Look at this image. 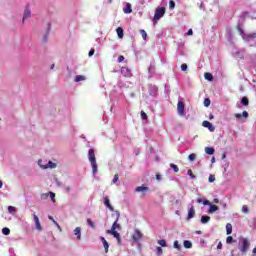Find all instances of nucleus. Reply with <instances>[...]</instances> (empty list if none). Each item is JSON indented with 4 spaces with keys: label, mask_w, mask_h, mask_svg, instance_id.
Instances as JSON below:
<instances>
[{
    "label": "nucleus",
    "mask_w": 256,
    "mask_h": 256,
    "mask_svg": "<svg viewBox=\"0 0 256 256\" xmlns=\"http://www.w3.org/2000/svg\"><path fill=\"white\" fill-rule=\"evenodd\" d=\"M188 175L191 177V179H195V175L193 174V171L191 169L188 170Z\"/></svg>",
    "instance_id": "de8ad7c7"
},
{
    "label": "nucleus",
    "mask_w": 256,
    "mask_h": 256,
    "mask_svg": "<svg viewBox=\"0 0 256 256\" xmlns=\"http://www.w3.org/2000/svg\"><path fill=\"white\" fill-rule=\"evenodd\" d=\"M48 219H50V221H52L55 225H57V227H59V224L57 223V221H55L53 216H48Z\"/></svg>",
    "instance_id": "603ef678"
},
{
    "label": "nucleus",
    "mask_w": 256,
    "mask_h": 256,
    "mask_svg": "<svg viewBox=\"0 0 256 256\" xmlns=\"http://www.w3.org/2000/svg\"><path fill=\"white\" fill-rule=\"evenodd\" d=\"M156 179H157L158 181H161V175L157 174V175H156Z\"/></svg>",
    "instance_id": "680f3d73"
},
{
    "label": "nucleus",
    "mask_w": 256,
    "mask_h": 256,
    "mask_svg": "<svg viewBox=\"0 0 256 256\" xmlns=\"http://www.w3.org/2000/svg\"><path fill=\"white\" fill-rule=\"evenodd\" d=\"M187 35H193V29H189Z\"/></svg>",
    "instance_id": "052dcab7"
},
{
    "label": "nucleus",
    "mask_w": 256,
    "mask_h": 256,
    "mask_svg": "<svg viewBox=\"0 0 256 256\" xmlns=\"http://www.w3.org/2000/svg\"><path fill=\"white\" fill-rule=\"evenodd\" d=\"M31 17V9L26 8L24 10L22 22L25 23V19H29Z\"/></svg>",
    "instance_id": "dca6fc26"
},
{
    "label": "nucleus",
    "mask_w": 256,
    "mask_h": 256,
    "mask_svg": "<svg viewBox=\"0 0 256 256\" xmlns=\"http://www.w3.org/2000/svg\"><path fill=\"white\" fill-rule=\"evenodd\" d=\"M189 161H195V159H197V154L192 153L188 156Z\"/></svg>",
    "instance_id": "ea45409f"
},
{
    "label": "nucleus",
    "mask_w": 256,
    "mask_h": 256,
    "mask_svg": "<svg viewBox=\"0 0 256 256\" xmlns=\"http://www.w3.org/2000/svg\"><path fill=\"white\" fill-rule=\"evenodd\" d=\"M121 74L124 76V77H131L132 74H131V70L127 67H122L121 68Z\"/></svg>",
    "instance_id": "ddd939ff"
},
{
    "label": "nucleus",
    "mask_w": 256,
    "mask_h": 256,
    "mask_svg": "<svg viewBox=\"0 0 256 256\" xmlns=\"http://www.w3.org/2000/svg\"><path fill=\"white\" fill-rule=\"evenodd\" d=\"M158 245H160V247H167V241L164 239L158 240Z\"/></svg>",
    "instance_id": "72a5a7b5"
},
{
    "label": "nucleus",
    "mask_w": 256,
    "mask_h": 256,
    "mask_svg": "<svg viewBox=\"0 0 256 256\" xmlns=\"http://www.w3.org/2000/svg\"><path fill=\"white\" fill-rule=\"evenodd\" d=\"M48 195L50 196L51 201L55 203V193L49 192Z\"/></svg>",
    "instance_id": "37998d69"
},
{
    "label": "nucleus",
    "mask_w": 256,
    "mask_h": 256,
    "mask_svg": "<svg viewBox=\"0 0 256 256\" xmlns=\"http://www.w3.org/2000/svg\"><path fill=\"white\" fill-rule=\"evenodd\" d=\"M156 253H157V255H163V248L157 247L156 248Z\"/></svg>",
    "instance_id": "a18cd8bd"
},
{
    "label": "nucleus",
    "mask_w": 256,
    "mask_h": 256,
    "mask_svg": "<svg viewBox=\"0 0 256 256\" xmlns=\"http://www.w3.org/2000/svg\"><path fill=\"white\" fill-rule=\"evenodd\" d=\"M102 243H103V247L105 249V252L107 253L109 251V242H107V240L105 239V237H100Z\"/></svg>",
    "instance_id": "6ab92c4d"
},
{
    "label": "nucleus",
    "mask_w": 256,
    "mask_h": 256,
    "mask_svg": "<svg viewBox=\"0 0 256 256\" xmlns=\"http://www.w3.org/2000/svg\"><path fill=\"white\" fill-rule=\"evenodd\" d=\"M169 9H170V10L175 9V1H173V0H170V1H169Z\"/></svg>",
    "instance_id": "a19ab883"
},
{
    "label": "nucleus",
    "mask_w": 256,
    "mask_h": 256,
    "mask_svg": "<svg viewBox=\"0 0 256 256\" xmlns=\"http://www.w3.org/2000/svg\"><path fill=\"white\" fill-rule=\"evenodd\" d=\"M87 225L92 229H95V223L90 218L87 219Z\"/></svg>",
    "instance_id": "7c9ffc66"
},
{
    "label": "nucleus",
    "mask_w": 256,
    "mask_h": 256,
    "mask_svg": "<svg viewBox=\"0 0 256 256\" xmlns=\"http://www.w3.org/2000/svg\"><path fill=\"white\" fill-rule=\"evenodd\" d=\"M116 213V220L113 223L110 231H116L117 229H121V225L119 224V217H121V213H119V211H115Z\"/></svg>",
    "instance_id": "0eeeda50"
},
{
    "label": "nucleus",
    "mask_w": 256,
    "mask_h": 256,
    "mask_svg": "<svg viewBox=\"0 0 256 256\" xmlns=\"http://www.w3.org/2000/svg\"><path fill=\"white\" fill-rule=\"evenodd\" d=\"M8 212L10 215H15L17 213V208L15 206H8Z\"/></svg>",
    "instance_id": "a878e982"
},
{
    "label": "nucleus",
    "mask_w": 256,
    "mask_h": 256,
    "mask_svg": "<svg viewBox=\"0 0 256 256\" xmlns=\"http://www.w3.org/2000/svg\"><path fill=\"white\" fill-rule=\"evenodd\" d=\"M234 117H235V119H237L238 121H240V123H245V120H243V119H248V117H249V112L243 111L242 114L236 113V114H234Z\"/></svg>",
    "instance_id": "39448f33"
},
{
    "label": "nucleus",
    "mask_w": 256,
    "mask_h": 256,
    "mask_svg": "<svg viewBox=\"0 0 256 256\" xmlns=\"http://www.w3.org/2000/svg\"><path fill=\"white\" fill-rule=\"evenodd\" d=\"M106 233L108 235H113V237H115V239H117L118 243H121V234H119V232H117V230H107Z\"/></svg>",
    "instance_id": "1a4fd4ad"
},
{
    "label": "nucleus",
    "mask_w": 256,
    "mask_h": 256,
    "mask_svg": "<svg viewBox=\"0 0 256 256\" xmlns=\"http://www.w3.org/2000/svg\"><path fill=\"white\" fill-rule=\"evenodd\" d=\"M147 191H149V187L143 186V185L142 186H138L135 189L136 193H143L144 195H145V193H147Z\"/></svg>",
    "instance_id": "9b49d317"
},
{
    "label": "nucleus",
    "mask_w": 256,
    "mask_h": 256,
    "mask_svg": "<svg viewBox=\"0 0 256 256\" xmlns=\"http://www.w3.org/2000/svg\"><path fill=\"white\" fill-rule=\"evenodd\" d=\"M65 191H67V193H69V192L71 191V187H69V186L66 187V188H65Z\"/></svg>",
    "instance_id": "e2e57ef3"
},
{
    "label": "nucleus",
    "mask_w": 256,
    "mask_h": 256,
    "mask_svg": "<svg viewBox=\"0 0 256 256\" xmlns=\"http://www.w3.org/2000/svg\"><path fill=\"white\" fill-rule=\"evenodd\" d=\"M211 221V217L205 215L201 217V223L205 225L206 223H209Z\"/></svg>",
    "instance_id": "4be33fe9"
},
{
    "label": "nucleus",
    "mask_w": 256,
    "mask_h": 256,
    "mask_svg": "<svg viewBox=\"0 0 256 256\" xmlns=\"http://www.w3.org/2000/svg\"><path fill=\"white\" fill-rule=\"evenodd\" d=\"M47 162H43V160H38V165L41 168V165H45Z\"/></svg>",
    "instance_id": "13d9d810"
},
{
    "label": "nucleus",
    "mask_w": 256,
    "mask_h": 256,
    "mask_svg": "<svg viewBox=\"0 0 256 256\" xmlns=\"http://www.w3.org/2000/svg\"><path fill=\"white\" fill-rule=\"evenodd\" d=\"M217 249H223V243L219 242L217 245Z\"/></svg>",
    "instance_id": "bf43d9fd"
},
{
    "label": "nucleus",
    "mask_w": 256,
    "mask_h": 256,
    "mask_svg": "<svg viewBox=\"0 0 256 256\" xmlns=\"http://www.w3.org/2000/svg\"><path fill=\"white\" fill-rule=\"evenodd\" d=\"M252 253L256 255V247L252 250Z\"/></svg>",
    "instance_id": "338daca9"
},
{
    "label": "nucleus",
    "mask_w": 256,
    "mask_h": 256,
    "mask_svg": "<svg viewBox=\"0 0 256 256\" xmlns=\"http://www.w3.org/2000/svg\"><path fill=\"white\" fill-rule=\"evenodd\" d=\"M209 183H215V175L211 174L208 178Z\"/></svg>",
    "instance_id": "c03bdc74"
},
{
    "label": "nucleus",
    "mask_w": 256,
    "mask_h": 256,
    "mask_svg": "<svg viewBox=\"0 0 256 256\" xmlns=\"http://www.w3.org/2000/svg\"><path fill=\"white\" fill-rule=\"evenodd\" d=\"M238 31L240 32V35H242V38L243 40L246 42V43H249V41L251 39H256V33H251V34H244L243 33V29H241V27L238 26Z\"/></svg>",
    "instance_id": "20e7f679"
},
{
    "label": "nucleus",
    "mask_w": 256,
    "mask_h": 256,
    "mask_svg": "<svg viewBox=\"0 0 256 256\" xmlns=\"http://www.w3.org/2000/svg\"><path fill=\"white\" fill-rule=\"evenodd\" d=\"M251 247V241H249L245 237H240L238 239V245L237 249L239 252H237V249L231 250V256H240V255H247V252L249 251Z\"/></svg>",
    "instance_id": "f257e3e1"
},
{
    "label": "nucleus",
    "mask_w": 256,
    "mask_h": 256,
    "mask_svg": "<svg viewBox=\"0 0 256 256\" xmlns=\"http://www.w3.org/2000/svg\"><path fill=\"white\" fill-rule=\"evenodd\" d=\"M241 103L242 105H244L245 107H247V105H249V99L247 97H243L241 99Z\"/></svg>",
    "instance_id": "2f4dec72"
},
{
    "label": "nucleus",
    "mask_w": 256,
    "mask_h": 256,
    "mask_svg": "<svg viewBox=\"0 0 256 256\" xmlns=\"http://www.w3.org/2000/svg\"><path fill=\"white\" fill-rule=\"evenodd\" d=\"M197 203H203V199L198 198V199H197Z\"/></svg>",
    "instance_id": "0e129e2a"
},
{
    "label": "nucleus",
    "mask_w": 256,
    "mask_h": 256,
    "mask_svg": "<svg viewBox=\"0 0 256 256\" xmlns=\"http://www.w3.org/2000/svg\"><path fill=\"white\" fill-rule=\"evenodd\" d=\"M165 15V7L157 8L154 14V25Z\"/></svg>",
    "instance_id": "7ed1b4c3"
},
{
    "label": "nucleus",
    "mask_w": 256,
    "mask_h": 256,
    "mask_svg": "<svg viewBox=\"0 0 256 256\" xmlns=\"http://www.w3.org/2000/svg\"><path fill=\"white\" fill-rule=\"evenodd\" d=\"M141 118L143 120L147 119V113H145L144 111H141Z\"/></svg>",
    "instance_id": "5fc2aeb1"
},
{
    "label": "nucleus",
    "mask_w": 256,
    "mask_h": 256,
    "mask_svg": "<svg viewBox=\"0 0 256 256\" xmlns=\"http://www.w3.org/2000/svg\"><path fill=\"white\" fill-rule=\"evenodd\" d=\"M124 13L129 14L133 12V9L131 8V3H126V6L123 8Z\"/></svg>",
    "instance_id": "412c9836"
},
{
    "label": "nucleus",
    "mask_w": 256,
    "mask_h": 256,
    "mask_svg": "<svg viewBox=\"0 0 256 256\" xmlns=\"http://www.w3.org/2000/svg\"><path fill=\"white\" fill-rule=\"evenodd\" d=\"M203 205H211V202L209 200L205 199L202 201Z\"/></svg>",
    "instance_id": "4d7b16f0"
},
{
    "label": "nucleus",
    "mask_w": 256,
    "mask_h": 256,
    "mask_svg": "<svg viewBox=\"0 0 256 256\" xmlns=\"http://www.w3.org/2000/svg\"><path fill=\"white\" fill-rule=\"evenodd\" d=\"M125 61V56L121 55L118 57V63H123Z\"/></svg>",
    "instance_id": "864d4df0"
},
{
    "label": "nucleus",
    "mask_w": 256,
    "mask_h": 256,
    "mask_svg": "<svg viewBox=\"0 0 256 256\" xmlns=\"http://www.w3.org/2000/svg\"><path fill=\"white\" fill-rule=\"evenodd\" d=\"M104 205L109 208L110 211H115V208L111 205L109 197H104Z\"/></svg>",
    "instance_id": "2eb2a0df"
},
{
    "label": "nucleus",
    "mask_w": 256,
    "mask_h": 256,
    "mask_svg": "<svg viewBox=\"0 0 256 256\" xmlns=\"http://www.w3.org/2000/svg\"><path fill=\"white\" fill-rule=\"evenodd\" d=\"M85 76L83 75H77L74 79L75 83H79L80 81H85Z\"/></svg>",
    "instance_id": "cd10ccee"
},
{
    "label": "nucleus",
    "mask_w": 256,
    "mask_h": 256,
    "mask_svg": "<svg viewBox=\"0 0 256 256\" xmlns=\"http://www.w3.org/2000/svg\"><path fill=\"white\" fill-rule=\"evenodd\" d=\"M187 64L186 63H184V64H182L181 65V71H187Z\"/></svg>",
    "instance_id": "6e6d98bb"
},
{
    "label": "nucleus",
    "mask_w": 256,
    "mask_h": 256,
    "mask_svg": "<svg viewBox=\"0 0 256 256\" xmlns=\"http://www.w3.org/2000/svg\"><path fill=\"white\" fill-rule=\"evenodd\" d=\"M170 167L173 169L174 173H179V166L171 163Z\"/></svg>",
    "instance_id": "473e14b6"
},
{
    "label": "nucleus",
    "mask_w": 256,
    "mask_h": 256,
    "mask_svg": "<svg viewBox=\"0 0 256 256\" xmlns=\"http://www.w3.org/2000/svg\"><path fill=\"white\" fill-rule=\"evenodd\" d=\"M140 35L142 36V39H144V41L147 40V32L145 30H140Z\"/></svg>",
    "instance_id": "c9c22d12"
},
{
    "label": "nucleus",
    "mask_w": 256,
    "mask_h": 256,
    "mask_svg": "<svg viewBox=\"0 0 256 256\" xmlns=\"http://www.w3.org/2000/svg\"><path fill=\"white\" fill-rule=\"evenodd\" d=\"M213 203H219V199H218V198H215V199L213 200Z\"/></svg>",
    "instance_id": "69168bd1"
},
{
    "label": "nucleus",
    "mask_w": 256,
    "mask_h": 256,
    "mask_svg": "<svg viewBox=\"0 0 256 256\" xmlns=\"http://www.w3.org/2000/svg\"><path fill=\"white\" fill-rule=\"evenodd\" d=\"M74 235L78 239V241H81V227H76L74 229Z\"/></svg>",
    "instance_id": "f3484780"
},
{
    "label": "nucleus",
    "mask_w": 256,
    "mask_h": 256,
    "mask_svg": "<svg viewBox=\"0 0 256 256\" xmlns=\"http://www.w3.org/2000/svg\"><path fill=\"white\" fill-rule=\"evenodd\" d=\"M226 233L231 235L233 233V225L231 223L226 224Z\"/></svg>",
    "instance_id": "5701e85b"
},
{
    "label": "nucleus",
    "mask_w": 256,
    "mask_h": 256,
    "mask_svg": "<svg viewBox=\"0 0 256 256\" xmlns=\"http://www.w3.org/2000/svg\"><path fill=\"white\" fill-rule=\"evenodd\" d=\"M202 125L203 127H206L207 129H209V131L211 132L215 131V126H213V124L207 120L203 121Z\"/></svg>",
    "instance_id": "f8f14e48"
},
{
    "label": "nucleus",
    "mask_w": 256,
    "mask_h": 256,
    "mask_svg": "<svg viewBox=\"0 0 256 256\" xmlns=\"http://www.w3.org/2000/svg\"><path fill=\"white\" fill-rule=\"evenodd\" d=\"M215 211H219V206L210 204V208L208 209V213L211 215L215 213Z\"/></svg>",
    "instance_id": "a211bd4d"
},
{
    "label": "nucleus",
    "mask_w": 256,
    "mask_h": 256,
    "mask_svg": "<svg viewBox=\"0 0 256 256\" xmlns=\"http://www.w3.org/2000/svg\"><path fill=\"white\" fill-rule=\"evenodd\" d=\"M2 233H3V235H10L11 230L9 228L5 227L2 229Z\"/></svg>",
    "instance_id": "58836bf2"
},
{
    "label": "nucleus",
    "mask_w": 256,
    "mask_h": 256,
    "mask_svg": "<svg viewBox=\"0 0 256 256\" xmlns=\"http://www.w3.org/2000/svg\"><path fill=\"white\" fill-rule=\"evenodd\" d=\"M88 161L92 167V174L95 177L98 172L97 158L95 157V150L93 148L88 150Z\"/></svg>",
    "instance_id": "f03ea898"
},
{
    "label": "nucleus",
    "mask_w": 256,
    "mask_h": 256,
    "mask_svg": "<svg viewBox=\"0 0 256 256\" xmlns=\"http://www.w3.org/2000/svg\"><path fill=\"white\" fill-rule=\"evenodd\" d=\"M132 239H133L134 243H139V241H141V239H143V233L141 231H139V229H136L134 231V233L132 234Z\"/></svg>",
    "instance_id": "6e6552de"
},
{
    "label": "nucleus",
    "mask_w": 256,
    "mask_h": 256,
    "mask_svg": "<svg viewBox=\"0 0 256 256\" xmlns=\"http://www.w3.org/2000/svg\"><path fill=\"white\" fill-rule=\"evenodd\" d=\"M33 219H34V223L36 225L37 231H41L42 227H41V222H39V217L33 214Z\"/></svg>",
    "instance_id": "4468645a"
},
{
    "label": "nucleus",
    "mask_w": 256,
    "mask_h": 256,
    "mask_svg": "<svg viewBox=\"0 0 256 256\" xmlns=\"http://www.w3.org/2000/svg\"><path fill=\"white\" fill-rule=\"evenodd\" d=\"M174 249H177V251H181V244H179L178 240L174 241Z\"/></svg>",
    "instance_id": "c756f323"
},
{
    "label": "nucleus",
    "mask_w": 256,
    "mask_h": 256,
    "mask_svg": "<svg viewBox=\"0 0 256 256\" xmlns=\"http://www.w3.org/2000/svg\"><path fill=\"white\" fill-rule=\"evenodd\" d=\"M205 153L207 155H213L215 153V148H213V147H206L205 148Z\"/></svg>",
    "instance_id": "b1692460"
},
{
    "label": "nucleus",
    "mask_w": 256,
    "mask_h": 256,
    "mask_svg": "<svg viewBox=\"0 0 256 256\" xmlns=\"http://www.w3.org/2000/svg\"><path fill=\"white\" fill-rule=\"evenodd\" d=\"M209 105H211V100H209V98H206V99L204 100V106H205V107H209Z\"/></svg>",
    "instance_id": "49530a36"
},
{
    "label": "nucleus",
    "mask_w": 256,
    "mask_h": 256,
    "mask_svg": "<svg viewBox=\"0 0 256 256\" xmlns=\"http://www.w3.org/2000/svg\"><path fill=\"white\" fill-rule=\"evenodd\" d=\"M117 181H119V175L115 174L112 183H117Z\"/></svg>",
    "instance_id": "8fccbe9b"
},
{
    "label": "nucleus",
    "mask_w": 256,
    "mask_h": 256,
    "mask_svg": "<svg viewBox=\"0 0 256 256\" xmlns=\"http://www.w3.org/2000/svg\"><path fill=\"white\" fill-rule=\"evenodd\" d=\"M226 243L228 245H231V243H235V240L233 239V236H228L226 239Z\"/></svg>",
    "instance_id": "f704fd0d"
},
{
    "label": "nucleus",
    "mask_w": 256,
    "mask_h": 256,
    "mask_svg": "<svg viewBox=\"0 0 256 256\" xmlns=\"http://www.w3.org/2000/svg\"><path fill=\"white\" fill-rule=\"evenodd\" d=\"M195 217V207L191 206L188 210V219H193Z\"/></svg>",
    "instance_id": "aec40b11"
},
{
    "label": "nucleus",
    "mask_w": 256,
    "mask_h": 256,
    "mask_svg": "<svg viewBox=\"0 0 256 256\" xmlns=\"http://www.w3.org/2000/svg\"><path fill=\"white\" fill-rule=\"evenodd\" d=\"M242 213H244L245 215H247V213H249V207L247 205L242 206Z\"/></svg>",
    "instance_id": "4c0bfd02"
},
{
    "label": "nucleus",
    "mask_w": 256,
    "mask_h": 256,
    "mask_svg": "<svg viewBox=\"0 0 256 256\" xmlns=\"http://www.w3.org/2000/svg\"><path fill=\"white\" fill-rule=\"evenodd\" d=\"M183 246L185 247V249H191L193 247V243H191V241L189 240H185L183 242Z\"/></svg>",
    "instance_id": "393cba45"
},
{
    "label": "nucleus",
    "mask_w": 256,
    "mask_h": 256,
    "mask_svg": "<svg viewBox=\"0 0 256 256\" xmlns=\"http://www.w3.org/2000/svg\"><path fill=\"white\" fill-rule=\"evenodd\" d=\"M55 168H57V164L52 161H48L45 163V165H41V169H55Z\"/></svg>",
    "instance_id": "9d476101"
},
{
    "label": "nucleus",
    "mask_w": 256,
    "mask_h": 256,
    "mask_svg": "<svg viewBox=\"0 0 256 256\" xmlns=\"http://www.w3.org/2000/svg\"><path fill=\"white\" fill-rule=\"evenodd\" d=\"M40 198L42 199V201H45V199L49 198V193H43L41 194Z\"/></svg>",
    "instance_id": "79ce46f5"
},
{
    "label": "nucleus",
    "mask_w": 256,
    "mask_h": 256,
    "mask_svg": "<svg viewBox=\"0 0 256 256\" xmlns=\"http://www.w3.org/2000/svg\"><path fill=\"white\" fill-rule=\"evenodd\" d=\"M116 33H117L119 39H123V35H124V34H123V28L118 27V28L116 29Z\"/></svg>",
    "instance_id": "bb28decb"
},
{
    "label": "nucleus",
    "mask_w": 256,
    "mask_h": 256,
    "mask_svg": "<svg viewBox=\"0 0 256 256\" xmlns=\"http://www.w3.org/2000/svg\"><path fill=\"white\" fill-rule=\"evenodd\" d=\"M93 55H95V48H92L88 53L89 57H93Z\"/></svg>",
    "instance_id": "3c124183"
},
{
    "label": "nucleus",
    "mask_w": 256,
    "mask_h": 256,
    "mask_svg": "<svg viewBox=\"0 0 256 256\" xmlns=\"http://www.w3.org/2000/svg\"><path fill=\"white\" fill-rule=\"evenodd\" d=\"M47 39H49V33L44 34L43 43H47Z\"/></svg>",
    "instance_id": "09e8293b"
},
{
    "label": "nucleus",
    "mask_w": 256,
    "mask_h": 256,
    "mask_svg": "<svg viewBox=\"0 0 256 256\" xmlns=\"http://www.w3.org/2000/svg\"><path fill=\"white\" fill-rule=\"evenodd\" d=\"M150 91H152V92L150 93V95H157V87H156V86L150 87Z\"/></svg>",
    "instance_id": "e433bc0d"
},
{
    "label": "nucleus",
    "mask_w": 256,
    "mask_h": 256,
    "mask_svg": "<svg viewBox=\"0 0 256 256\" xmlns=\"http://www.w3.org/2000/svg\"><path fill=\"white\" fill-rule=\"evenodd\" d=\"M204 79H206L207 81H213V75L209 72H206L204 74Z\"/></svg>",
    "instance_id": "c85d7f7f"
},
{
    "label": "nucleus",
    "mask_w": 256,
    "mask_h": 256,
    "mask_svg": "<svg viewBox=\"0 0 256 256\" xmlns=\"http://www.w3.org/2000/svg\"><path fill=\"white\" fill-rule=\"evenodd\" d=\"M215 116H213V114L209 115V119H214Z\"/></svg>",
    "instance_id": "774afa93"
},
{
    "label": "nucleus",
    "mask_w": 256,
    "mask_h": 256,
    "mask_svg": "<svg viewBox=\"0 0 256 256\" xmlns=\"http://www.w3.org/2000/svg\"><path fill=\"white\" fill-rule=\"evenodd\" d=\"M177 112H178V115H180V117H185V103H183L182 100L178 101Z\"/></svg>",
    "instance_id": "423d86ee"
}]
</instances>
